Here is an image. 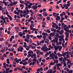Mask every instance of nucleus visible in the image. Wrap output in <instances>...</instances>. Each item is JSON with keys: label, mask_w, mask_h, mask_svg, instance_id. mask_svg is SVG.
Segmentation results:
<instances>
[{"label": "nucleus", "mask_w": 73, "mask_h": 73, "mask_svg": "<svg viewBox=\"0 0 73 73\" xmlns=\"http://www.w3.org/2000/svg\"><path fill=\"white\" fill-rule=\"evenodd\" d=\"M3 19L4 20H8L9 18L7 17H4Z\"/></svg>", "instance_id": "8fccbe9b"}, {"label": "nucleus", "mask_w": 73, "mask_h": 73, "mask_svg": "<svg viewBox=\"0 0 73 73\" xmlns=\"http://www.w3.org/2000/svg\"><path fill=\"white\" fill-rule=\"evenodd\" d=\"M17 69H18V70H21V72H23V68H20V67H17Z\"/></svg>", "instance_id": "2eb2a0df"}, {"label": "nucleus", "mask_w": 73, "mask_h": 73, "mask_svg": "<svg viewBox=\"0 0 73 73\" xmlns=\"http://www.w3.org/2000/svg\"><path fill=\"white\" fill-rule=\"evenodd\" d=\"M20 3L21 4H23V3H24V1H22L21 0H20Z\"/></svg>", "instance_id": "4c0bfd02"}, {"label": "nucleus", "mask_w": 73, "mask_h": 73, "mask_svg": "<svg viewBox=\"0 0 73 73\" xmlns=\"http://www.w3.org/2000/svg\"><path fill=\"white\" fill-rule=\"evenodd\" d=\"M7 5L8 7H10V6L12 7L13 6V5H14V4H13V3H12V2L10 4V3Z\"/></svg>", "instance_id": "ddd939ff"}, {"label": "nucleus", "mask_w": 73, "mask_h": 73, "mask_svg": "<svg viewBox=\"0 0 73 73\" xmlns=\"http://www.w3.org/2000/svg\"><path fill=\"white\" fill-rule=\"evenodd\" d=\"M66 57L67 58H69V54H67L66 55Z\"/></svg>", "instance_id": "49530a36"}, {"label": "nucleus", "mask_w": 73, "mask_h": 73, "mask_svg": "<svg viewBox=\"0 0 73 73\" xmlns=\"http://www.w3.org/2000/svg\"><path fill=\"white\" fill-rule=\"evenodd\" d=\"M14 61H15V62H16L17 63H19V62L18 61V60L17 59V58H15L14 59Z\"/></svg>", "instance_id": "b1692460"}, {"label": "nucleus", "mask_w": 73, "mask_h": 73, "mask_svg": "<svg viewBox=\"0 0 73 73\" xmlns=\"http://www.w3.org/2000/svg\"><path fill=\"white\" fill-rule=\"evenodd\" d=\"M36 59H37V57L36 56H34L33 60V62H31L29 64V65L30 66H31L32 65H35V64H36V60H37Z\"/></svg>", "instance_id": "f03ea898"}, {"label": "nucleus", "mask_w": 73, "mask_h": 73, "mask_svg": "<svg viewBox=\"0 0 73 73\" xmlns=\"http://www.w3.org/2000/svg\"><path fill=\"white\" fill-rule=\"evenodd\" d=\"M13 70H11L9 71V73H12Z\"/></svg>", "instance_id": "680f3d73"}, {"label": "nucleus", "mask_w": 73, "mask_h": 73, "mask_svg": "<svg viewBox=\"0 0 73 73\" xmlns=\"http://www.w3.org/2000/svg\"><path fill=\"white\" fill-rule=\"evenodd\" d=\"M50 65H54V62H51L50 63Z\"/></svg>", "instance_id": "bf43d9fd"}, {"label": "nucleus", "mask_w": 73, "mask_h": 73, "mask_svg": "<svg viewBox=\"0 0 73 73\" xmlns=\"http://www.w3.org/2000/svg\"><path fill=\"white\" fill-rule=\"evenodd\" d=\"M53 16H54L55 17H57L58 16V15H59V14L58 13H53Z\"/></svg>", "instance_id": "9d476101"}, {"label": "nucleus", "mask_w": 73, "mask_h": 73, "mask_svg": "<svg viewBox=\"0 0 73 73\" xmlns=\"http://www.w3.org/2000/svg\"><path fill=\"white\" fill-rule=\"evenodd\" d=\"M61 65H62L60 63H59L57 64V67H59L60 66H61Z\"/></svg>", "instance_id": "79ce46f5"}, {"label": "nucleus", "mask_w": 73, "mask_h": 73, "mask_svg": "<svg viewBox=\"0 0 73 73\" xmlns=\"http://www.w3.org/2000/svg\"><path fill=\"white\" fill-rule=\"evenodd\" d=\"M24 5H25V6L26 7H27V6L28 5V4L27 3H24Z\"/></svg>", "instance_id": "3c124183"}, {"label": "nucleus", "mask_w": 73, "mask_h": 73, "mask_svg": "<svg viewBox=\"0 0 73 73\" xmlns=\"http://www.w3.org/2000/svg\"><path fill=\"white\" fill-rule=\"evenodd\" d=\"M2 13L4 15H5V12L4 11V10H2Z\"/></svg>", "instance_id": "c03bdc74"}, {"label": "nucleus", "mask_w": 73, "mask_h": 73, "mask_svg": "<svg viewBox=\"0 0 73 73\" xmlns=\"http://www.w3.org/2000/svg\"><path fill=\"white\" fill-rule=\"evenodd\" d=\"M26 38H25L24 39V41L25 42H29V38H30V35L29 34H28L26 36Z\"/></svg>", "instance_id": "7ed1b4c3"}, {"label": "nucleus", "mask_w": 73, "mask_h": 73, "mask_svg": "<svg viewBox=\"0 0 73 73\" xmlns=\"http://www.w3.org/2000/svg\"><path fill=\"white\" fill-rule=\"evenodd\" d=\"M62 1V0H59V1H58L57 2V3H56L57 4H59V3H61Z\"/></svg>", "instance_id": "f704fd0d"}, {"label": "nucleus", "mask_w": 73, "mask_h": 73, "mask_svg": "<svg viewBox=\"0 0 73 73\" xmlns=\"http://www.w3.org/2000/svg\"><path fill=\"white\" fill-rule=\"evenodd\" d=\"M42 35L43 36H48V33H42Z\"/></svg>", "instance_id": "aec40b11"}, {"label": "nucleus", "mask_w": 73, "mask_h": 73, "mask_svg": "<svg viewBox=\"0 0 73 73\" xmlns=\"http://www.w3.org/2000/svg\"><path fill=\"white\" fill-rule=\"evenodd\" d=\"M64 31H67V30H68V29H69L68 27V26H67L66 25H64Z\"/></svg>", "instance_id": "1a4fd4ad"}, {"label": "nucleus", "mask_w": 73, "mask_h": 73, "mask_svg": "<svg viewBox=\"0 0 73 73\" xmlns=\"http://www.w3.org/2000/svg\"><path fill=\"white\" fill-rule=\"evenodd\" d=\"M43 15L44 16H47L48 14L46 12H44L43 13Z\"/></svg>", "instance_id": "dca6fc26"}, {"label": "nucleus", "mask_w": 73, "mask_h": 73, "mask_svg": "<svg viewBox=\"0 0 73 73\" xmlns=\"http://www.w3.org/2000/svg\"><path fill=\"white\" fill-rule=\"evenodd\" d=\"M45 43H46L47 45L49 44V40L48 39H47L46 40H45L44 42Z\"/></svg>", "instance_id": "4468645a"}, {"label": "nucleus", "mask_w": 73, "mask_h": 73, "mask_svg": "<svg viewBox=\"0 0 73 73\" xmlns=\"http://www.w3.org/2000/svg\"><path fill=\"white\" fill-rule=\"evenodd\" d=\"M54 24L55 26L56 29H58V25H57V24H56V23H54Z\"/></svg>", "instance_id": "72a5a7b5"}, {"label": "nucleus", "mask_w": 73, "mask_h": 73, "mask_svg": "<svg viewBox=\"0 0 73 73\" xmlns=\"http://www.w3.org/2000/svg\"><path fill=\"white\" fill-rule=\"evenodd\" d=\"M2 3H3V4H4L5 5H6V6H7V4H10V3H9V2H6L5 1H3L2 2Z\"/></svg>", "instance_id": "f8f14e48"}, {"label": "nucleus", "mask_w": 73, "mask_h": 73, "mask_svg": "<svg viewBox=\"0 0 73 73\" xmlns=\"http://www.w3.org/2000/svg\"><path fill=\"white\" fill-rule=\"evenodd\" d=\"M64 17H65V19H68V16H67V15H65L64 16Z\"/></svg>", "instance_id": "052dcab7"}, {"label": "nucleus", "mask_w": 73, "mask_h": 73, "mask_svg": "<svg viewBox=\"0 0 73 73\" xmlns=\"http://www.w3.org/2000/svg\"><path fill=\"white\" fill-rule=\"evenodd\" d=\"M17 1H15V2H13V4L14 5V4H17Z\"/></svg>", "instance_id": "e2e57ef3"}, {"label": "nucleus", "mask_w": 73, "mask_h": 73, "mask_svg": "<svg viewBox=\"0 0 73 73\" xmlns=\"http://www.w3.org/2000/svg\"><path fill=\"white\" fill-rule=\"evenodd\" d=\"M33 27H35V25H34V24H33V23H31V25L30 26V30H32V29H33Z\"/></svg>", "instance_id": "6e6552de"}, {"label": "nucleus", "mask_w": 73, "mask_h": 73, "mask_svg": "<svg viewBox=\"0 0 73 73\" xmlns=\"http://www.w3.org/2000/svg\"><path fill=\"white\" fill-rule=\"evenodd\" d=\"M58 38L57 37H55V39H54L53 40V41L54 43H56H56H57L58 41Z\"/></svg>", "instance_id": "423d86ee"}, {"label": "nucleus", "mask_w": 73, "mask_h": 73, "mask_svg": "<svg viewBox=\"0 0 73 73\" xmlns=\"http://www.w3.org/2000/svg\"><path fill=\"white\" fill-rule=\"evenodd\" d=\"M68 63H69V64H71V65H72L73 64L72 63L71 64V61L70 60H69L68 59L67 60V62Z\"/></svg>", "instance_id": "7c9ffc66"}, {"label": "nucleus", "mask_w": 73, "mask_h": 73, "mask_svg": "<svg viewBox=\"0 0 73 73\" xmlns=\"http://www.w3.org/2000/svg\"><path fill=\"white\" fill-rule=\"evenodd\" d=\"M42 19V16H39L38 18V20H41Z\"/></svg>", "instance_id": "473e14b6"}, {"label": "nucleus", "mask_w": 73, "mask_h": 73, "mask_svg": "<svg viewBox=\"0 0 73 73\" xmlns=\"http://www.w3.org/2000/svg\"><path fill=\"white\" fill-rule=\"evenodd\" d=\"M54 56L55 59H56V60H57V59H58V56H57L56 55H54Z\"/></svg>", "instance_id": "c756f323"}, {"label": "nucleus", "mask_w": 73, "mask_h": 73, "mask_svg": "<svg viewBox=\"0 0 73 73\" xmlns=\"http://www.w3.org/2000/svg\"><path fill=\"white\" fill-rule=\"evenodd\" d=\"M66 13H68V16H70V15L71 13L69 12L68 11H66Z\"/></svg>", "instance_id": "a18cd8bd"}, {"label": "nucleus", "mask_w": 73, "mask_h": 73, "mask_svg": "<svg viewBox=\"0 0 73 73\" xmlns=\"http://www.w3.org/2000/svg\"><path fill=\"white\" fill-rule=\"evenodd\" d=\"M23 47H19L18 49V51L23 52Z\"/></svg>", "instance_id": "0eeeda50"}, {"label": "nucleus", "mask_w": 73, "mask_h": 73, "mask_svg": "<svg viewBox=\"0 0 73 73\" xmlns=\"http://www.w3.org/2000/svg\"><path fill=\"white\" fill-rule=\"evenodd\" d=\"M59 49L58 50L59 51H61V49L62 48V46H59Z\"/></svg>", "instance_id": "c85d7f7f"}, {"label": "nucleus", "mask_w": 73, "mask_h": 73, "mask_svg": "<svg viewBox=\"0 0 73 73\" xmlns=\"http://www.w3.org/2000/svg\"><path fill=\"white\" fill-rule=\"evenodd\" d=\"M70 3H69V4H66V6L67 7H69V6H70Z\"/></svg>", "instance_id": "09e8293b"}, {"label": "nucleus", "mask_w": 73, "mask_h": 73, "mask_svg": "<svg viewBox=\"0 0 73 73\" xmlns=\"http://www.w3.org/2000/svg\"><path fill=\"white\" fill-rule=\"evenodd\" d=\"M56 17L57 18L55 19L57 21H58V20H60V16Z\"/></svg>", "instance_id": "f3484780"}, {"label": "nucleus", "mask_w": 73, "mask_h": 73, "mask_svg": "<svg viewBox=\"0 0 73 73\" xmlns=\"http://www.w3.org/2000/svg\"><path fill=\"white\" fill-rule=\"evenodd\" d=\"M46 44H44L43 45V46H42V48H41V49L42 50H43V52H48L49 51V49L48 48H47V47L46 46Z\"/></svg>", "instance_id": "f257e3e1"}, {"label": "nucleus", "mask_w": 73, "mask_h": 73, "mask_svg": "<svg viewBox=\"0 0 73 73\" xmlns=\"http://www.w3.org/2000/svg\"><path fill=\"white\" fill-rule=\"evenodd\" d=\"M27 31L28 30H25L23 31V32H27Z\"/></svg>", "instance_id": "4d7b16f0"}, {"label": "nucleus", "mask_w": 73, "mask_h": 73, "mask_svg": "<svg viewBox=\"0 0 73 73\" xmlns=\"http://www.w3.org/2000/svg\"><path fill=\"white\" fill-rule=\"evenodd\" d=\"M66 32L64 33L66 38H68L69 37V30H65Z\"/></svg>", "instance_id": "20e7f679"}, {"label": "nucleus", "mask_w": 73, "mask_h": 73, "mask_svg": "<svg viewBox=\"0 0 73 73\" xmlns=\"http://www.w3.org/2000/svg\"><path fill=\"white\" fill-rule=\"evenodd\" d=\"M54 48H55V50H57L58 48H59V46H54Z\"/></svg>", "instance_id": "6ab92c4d"}, {"label": "nucleus", "mask_w": 73, "mask_h": 73, "mask_svg": "<svg viewBox=\"0 0 73 73\" xmlns=\"http://www.w3.org/2000/svg\"><path fill=\"white\" fill-rule=\"evenodd\" d=\"M10 60H13V56H11L10 57Z\"/></svg>", "instance_id": "774afa93"}, {"label": "nucleus", "mask_w": 73, "mask_h": 73, "mask_svg": "<svg viewBox=\"0 0 73 73\" xmlns=\"http://www.w3.org/2000/svg\"><path fill=\"white\" fill-rule=\"evenodd\" d=\"M50 31L49 29L47 30L46 31V33H50Z\"/></svg>", "instance_id": "c9c22d12"}, {"label": "nucleus", "mask_w": 73, "mask_h": 73, "mask_svg": "<svg viewBox=\"0 0 73 73\" xmlns=\"http://www.w3.org/2000/svg\"><path fill=\"white\" fill-rule=\"evenodd\" d=\"M1 19L3 20H4V16H1Z\"/></svg>", "instance_id": "de8ad7c7"}, {"label": "nucleus", "mask_w": 73, "mask_h": 73, "mask_svg": "<svg viewBox=\"0 0 73 73\" xmlns=\"http://www.w3.org/2000/svg\"><path fill=\"white\" fill-rule=\"evenodd\" d=\"M36 63L37 64H38V65H39V61H38V60H36Z\"/></svg>", "instance_id": "0e129e2a"}, {"label": "nucleus", "mask_w": 73, "mask_h": 73, "mask_svg": "<svg viewBox=\"0 0 73 73\" xmlns=\"http://www.w3.org/2000/svg\"><path fill=\"white\" fill-rule=\"evenodd\" d=\"M18 35L20 36V37H22L23 36V34H22V33L21 32H19Z\"/></svg>", "instance_id": "a878e982"}, {"label": "nucleus", "mask_w": 73, "mask_h": 73, "mask_svg": "<svg viewBox=\"0 0 73 73\" xmlns=\"http://www.w3.org/2000/svg\"><path fill=\"white\" fill-rule=\"evenodd\" d=\"M31 8H32V9H33L35 10H36V9H37V8H38V7L37 5H34L32 6L31 7Z\"/></svg>", "instance_id": "9b49d317"}, {"label": "nucleus", "mask_w": 73, "mask_h": 73, "mask_svg": "<svg viewBox=\"0 0 73 73\" xmlns=\"http://www.w3.org/2000/svg\"><path fill=\"white\" fill-rule=\"evenodd\" d=\"M4 40V38H1L0 39V41H3Z\"/></svg>", "instance_id": "13d9d810"}, {"label": "nucleus", "mask_w": 73, "mask_h": 73, "mask_svg": "<svg viewBox=\"0 0 73 73\" xmlns=\"http://www.w3.org/2000/svg\"><path fill=\"white\" fill-rule=\"evenodd\" d=\"M37 37L38 38H41L42 37V35H40V36L37 35Z\"/></svg>", "instance_id": "393cba45"}, {"label": "nucleus", "mask_w": 73, "mask_h": 73, "mask_svg": "<svg viewBox=\"0 0 73 73\" xmlns=\"http://www.w3.org/2000/svg\"><path fill=\"white\" fill-rule=\"evenodd\" d=\"M54 35H55V33H51L50 34V36H54Z\"/></svg>", "instance_id": "412c9836"}, {"label": "nucleus", "mask_w": 73, "mask_h": 73, "mask_svg": "<svg viewBox=\"0 0 73 73\" xmlns=\"http://www.w3.org/2000/svg\"><path fill=\"white\" fill-rule=\"evenodd\" d=\"M7 16L8 17H9V19L10 20H12V17H11V16H10L8 14L7 15Z\"/></svg>", "instance_id": "5701e85b"}, {"label": "nucleus", "mask_w": 73, "mask_h": 73, "mask_svg": "<svg viewBox=\"0 0 73 73\" xmlns=\"http://www.w3.org/2000/svg\"><path fill=\"white\" fill-rule=\"evenodd\" d=\"M54 63H56V64L58 63V60H54Z\"/></svg>", "instance_id": "cd10ccee"}, {"label": "nucleus", "mask_w": 73, "mask_h": 73, "mask_svg": "<svg viewBox=\"0 0 73 73\" xmlns=\"http://www.w3.org/2000/svg\"><path fill=\"white\" fill-rule=\"evenodd\" d=\"M42 24L44 25H45L46 24V23H45L44 21L42 22Z\"/></svg>", "instance_id": "69168bd1"}, {"label": "nucleus", "mask_w": 73, "mask_h": 73, "mask_svg": "<svg viewBox=\"0 0 73 73\" xmlns=\"http://www.w3.org/2000/svg\"><path fill=\"white\" fill-rule=\"evenodd\" d=\"M20 20L19 19H17L16 20V22H20Z\"/></svg>", "instance_id": "5fc2aeb1"}, {"label": "nucleus", "mask_w": 73, "mask_h": 73, "mask_svg": "<svg viewBox=\"0 0 73 73\" xmlns=\"http://www.w3.org/2000/svg\"><path fill=\"white\" fill-rule=\"evenodd\" d=\"M49 47L50 48H51V49H53V46H52L51 45H49Z\"/></svg>", "instance_id": "37998d69"}, {"label": "nucleus", "mask_w": 73, "mask_h": 73, "mask_svg": "<svg viewBox=\"0 0 73 73\" xmlns=\"http://www.w3.org/2000/svg\"><path fill=\"white\" fill-rule=\"evenodd\" d=\"M31 54H33V51H29L28 53V54H29V55H31Z\"/></svg>", "instance_id": "a211bd4d"}, {"label": "nucleus", "mask_w": 73, "mask_h": 73, "mask_svg": "<svg viewBox=\"0 0 73 73\" xmlns=\"http://www.w3.org/2000/svg\"><path fill=\"white\" fill-rule=\"evenodd\" d=\"M32 61V59H30L29 60H28V62H31Z\"/></svg>", "instance_id": "603ef678"}, {"label": "nucleus", "mask_w": 73, "mask_h": 73, "mask_svg": "<svg viewBox=\"0 0 73 73\" xmlns=\"http://www.w3.org/2000/svg\"><path fill=\"white\" fill-rule=\"evenodd\" d=\"M27 64H28V62H26L23 63V65H27Z\"/></svg>", "instance_id": "e433bc0d"}, {"label": "nucleus", "mask_w": 73, "mask_h": 73, "mask_svg": "<svg viewBox=\"0 0 73 73\" xmlns=\"http://www.w3.org/2000/svg\"><path fill=\"white\" fill-rule=\"evenodd\" d=\"M62 60H63V57H62L59 58V60L60 61H62Z\"/></svg>", "instance_id": "2f4dec72"}, {"label": "nucleus", "mask_w": 73, "mask_h": 73, "mask_svg": "<svg viewBox=\"0 0 73 73\" xmlns=\"http://www.w3.org/2000/svg\"><path fill=\"white\" fill-rule=\"evenodd\" d=\"M66 52H64V54H63L62 56L64 57V58L65 57V56H66Z\"/></svg>", "instance_id": "ea45409f"}, {"label": "nucleus", "mask_w": 73, "mask_h": 73, "mask_svg": "<svg viewBox=\"0 0 73 73\" xmlns=\"http://www.w3.org/2000/svg\"><path fill=\"white\" fill-rule=\"evenodd\" d=\"M59 35H60L59 34V33H56V36L57 37H59Z\"/></svg>", "instance_id": "a19ab883"}, {"label": "nucleus", "mask_w": 73, "mask_h": 73, "mask_svg": "<svg viewBox=\"0 0 73 73\" xmlns=\"http://www.w3.org/2000/svg\"><path fill=\"white\" fill-rule=\"evenodd\" d=\"M21 29H23V30H24V29H25V27H21Z\"/></svg>", "instance_id": "338daca9"}, {"label": "nucleus", "mask_w": 73, "mask_h": 73, "mask_svg": "<svg viewBox=\"0 0 73 73\" xmlns=\"http://www.w3.org/2000/svg\"><path fill=\"white\" fill-rule=\"evenodd\" d=\"M37 42L38 45H41V42L40 41L39 42L38 41H37Z\"/></svg>", "instance_id": "bb28decb"}, {"label": "nucleus", "mask_w": 73, "mask_h": 73, "mask_svg": "<svg viewBox=\"0 0 73 73\" xmlns=\"http://www.w3.org/2000/svg\"><path fill=\"white\" fill-rule=\"evenodd\" d=\"M64 37V35H60L59 36V38H61V39H63V38Z\"/></svg>", "instance_id": "4be33fe9"}, {"label": "nucleus", "mask_w": 73, "mask_h": 73, "mask_svg": "<svg viewBox=\"0 0 73 73\" xmlns=\"http://www.w3.org/2000/svg\"><path fill=\"white\" fill-rule=\"evenodd\" d=\"M11 52H13V50H14L15 49L14 48H11Z\"/></svg>", "instance_id": "864d4df0"}, {"label": "nucleus", "mask_w": 73, "mask_h": 73, "mask_svg": "<svg viewBox=\"0 0 73 73\" xmlns=\"http://www.w3.org/2000/svg\"><path fill=\"white\" fill-rule=\"evenodd\" d=\"M15 28L16 31V33H19V31H21V30H19V27H15Z\"/></svg>", "instance_id": "39448f33"}, {"label": "nucleus", "mask_w": 73, "mask_h": 73, "mask_svg": "<svg viewBox=\"0 0 73 73\" xmlns=\"http://www.w3.org/2000/svg\"><path fill=\"white\" fill-rule=\"evenodd\" d=\"M54 55L53 53H52L49 56L50 57H52V56H54Z\"/></svg>", "instance_id": "58836bf2"}, {"label": "nucleus", "mask_w": 73, "mask_h": 73, "mask_svg": "<svg viewBox=\"0 0 73 73\" xmlns=\"http://www.w3.org/2000/svg\"><path fill=\"white\" fill-rule=\"evenodd\" d=\"M50 17H47V20H50Z\"/></svg>", "instance_id": "6e6d98bb"}]
</instances>
